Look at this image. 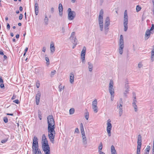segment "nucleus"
Wrapping results in <instances>:
<instances>
[{
	"instance_id": "obj_52",
	"label": "nucleus",
	"mask_w": 154,
	"mask_h": 154,
	"mask_svg": "<svg viewBox=\"0 0 154 154\" xmlns=\"http://www.w3.org/2000/svg\"><path fill=\"white\" fill-rule=\"evenodd\" d=\"M141 138L142 137L141 135L139 134L138 136L137 140H142Z\"/></svg>"
},
{
	"instance_id": "obj_48",
	"label": "nucleus",
	"mask_w": 154,
	"mask_h": 154,
	"mask_svg": "<svg viewBox=\"0 0 154 154\" xmlns=\"http://www.w3.org/2000/svg\"><path fill=\"white\" fill-rule=\"evenodd\" d=\"M32 150H34V149H38V146H34L33 147V146H32Z\"/></svg>"
},
{
	"instance_id": "obj_47",
	"label": "nucleus",
	"mask_w": 154,
	"mask_h": 154,
	"mask_svg": "<svg viewBox=\"0 0 154 154\" xmlns=\"http://www.w3.org/2000/svg\"><path fill=\"white\" fill-rule=\"evenodd\" d=\"M105 22L110 23L109 18V17H107L105 20Z\"/></svg>"
},
{
	"instance_id": "obj_33",
	"label": "nucleus",
	"mask_w": 154,
	"mask_h": 154,
	"mask_svg": "<svg viewBox=\"0 0 154 154\" xmlns=\"http://www.w3.org/2000/svg\"><path fill=\"white\" fill-rule=\"evenodd\" d=\"M80 129L81 133L82 132H85L83 124L82 123L80 124Z\"/></svg>"
},
{
	"instance_id": "obj_39",
	"label": "nucleus",
	"mask_w": 154,
	"mask_h": 154,
	"mask_svg": "<svg viewBox=\"0 0 154 154\" xmlns=\"http://www.w3.org/2000/svg\"><path fill=\"white\" fill-rule=\"evenodd\" d=\"M129 91V89H126L125 90L124 92V94L125 96H127V94L128 93Z\"/></svg>"
},
{
	"instance_id": "obj_12",
	"label": "nucleus",
	"mask_w": 154,
	"mask_h": 154,
	"mask_svg": "<svg viewBox=\"0 0 154 154\" xmlns=\"http://www.w3.org/2000/svg\"><path fill=\"white\" fill-rule=\"evenodd\" d=\"M110 24V23L105 22L104 26V32L106 34L109 31V26Z\"/></svg>"
},
{
	"instance_id": "obj_3",
	"label": "nucleus",
	"mask_w": 154,
	"mask_h": 154,
	"mask_svg": "<svg viewBox=\"0 0 154 154\" xmlns=\"http://www.w3.org/2000/svg\"><path fill=\"white\" fill-rule=\"evenodd\" d=\"M119 52L120 54H122L123 53V49L124 47V42L123 36L121 35L120 37L119 43Z\"/></svg>"
},
{
	"instance_id": "obj_19",
	"label": "nucleus",
	"mask_w": 154,
	"mask_h": 154,
	"mask_svg": "<svg viewBox=\"0 0 154 154\" xmlns=\"http://www.w3.org/2000/svg\"><path fill=\"white\" fill-rule=\"evenodd\" d=\"M32 152L33 154H42L41 151L40 149L39 148L38 149H34V150H32Z\"/></svg>"
},
{
	"instance_id": "obj_8",
	"label": "nucleus",
	"mask_w": 154,
	"mask_h": 154,
	"mask_svg": "<svg viewBox=\"0 0 154 154\" xmlns=\"http://www.w3.org/2000/svg\"><path fill=\"white\" fill-rule=\"evenodd\" d=\"M86 48L85 47H83L82 50L81 52V59L82 63L85 64V55Z\"/></svg>"
},
{
	"instance_id": "obj_31",
	"label": "nucleus",
	"mask_w": 154,
	"mask_h": 154,
	"mask_svg": "<svg viewBox=\"0 0 154 154\" xmlns=\"http://www.w3.org/2000/svg\"><path fill=\"white\" fill-rule=\"evenodd\" d=\"M75 112V109H74L73 108H71L69 110V113L70 115H72Z\"/></svg>"
},
{
	"instance_id": "obj_13",
	"label": "nucleus",
	"mask_w": 154,
	"mask_h": 154,
	"mask_svg": "<svg viewBox=\"0 0 154 154\" xmlns=\"http://www.w3.org/2000/svg\"><path fill=\"white\" fill-rule=\"evenodd\" d=\"M38 139L36 137L34 136L33 140V143L32 146H38Z\"/></svg>"
},
{
	"instance_id": "obj_34",
	"label": "nucleus",
	"mask_w": 154,
	"mask_h": 154,
	"mask_svg": "<svg viewBox=\"0 0 154 154\" xmlns=\"http://www.w3.org/2000/svg\"><path fill=\"white\" fill-rule=\"evenodd\" d=\"M149 30H150L152 34L154 32V25L153 24L152 25L151 28Z\"/></svg>"
},
{
	"instance_id": "obj_7",
	"label": "nucleus",
	"mask_w": 154,
	"mask_h": 154,
	"mask_svg": "<svg viewBox=\"0 0 154 154\" xmlns=\"http://www.w3.org/2000/svg\"><path fill=\"white\" fill-rule=\"evenodd\" d=\"M114 82L112 80H110L109 86V91L111 94H114Z\"/></svg>"
},
{
	"instance_id": "obj_30",
	"label": "nucleus",
	"mask_w": 154,
	"mask_h": 154,
	"mask_svg": "<svg viewBox=\"0 0 154 154\" xmlns=\"http://www.w3.org/2000/svg\"><path fill=\"white\" fill-rule=\"evenodd\" d=\"M111 152H116L115 147L113 145H112L111 146Z\"/></svg>"
},
{
	"instance_id": "obj_23",
	"label": "nucleus",
	"mask_w": 154,
	"mask_h": 154,
	"mask_svg": "<svg viewBox=\"0 0 154 154\" xmlns=\"http://www.w3.org/2000/svg\"><path fill=\"white\" fill-rule=\"evenodd\" d=\"M97 99H95L93 101L92 103V108L95 107H97Z\"/></svg>"
},
{
	"instance_id": "obj_16",
	"label": "nucleus",
	"mask_w": 154,
	"mask_h": 154,
	"mask_svg": "<svg viewBox=\"0 0 154 154\" xmlns=\"http://www.w3.org/2000/svg\"><path fill=\"white\" fill-rule=\"evenodd\" d=\"M38 4L37 3H35V14L37 15L38 13Z\"/></svg>"
},
{
	"instance_id": "obj_53",
	"label": "nucleus",
	"mask_w": 154,
	"mask_h": 154,
	"mask_svg": "<svg viewBox=\"0 0 154 154\" xmlns=\"http://www.w3.org/2000/svg\"><path fill=\"white\" fill-rule=\"evenodd\" d=\"M7 141V139H4L2 140L1 143H5Z\"/></svg>"
},
{
	"instance_id": "obj_45",
	"label": "nucleus",
	"mask_w": 154,
	"mask_h": 154,
	"mask_svg": "<svg viewBox=\"0 0 154 154\" xmlns=\"http://www.w3.org/2000/svg\"><path fill=\"white\" fill-rule=\"evenodd\" d=\"M150 149V146H147L145 150L146 151V152H149Z\"/></svg>"
},
{
	"instance_id": "obj_61",
	"label": "nucleus",
	"mask_w": 154,
	"mask_h": 154,
	"mask_svg": "<svg viewBox=\"0 0 154 154\" xmlns=\"http://www.w3.org/2000/svg\"><path fill=\"white\" fill-rule=\"evenodd\" d=\"M62 32L63 33H64L65 32V29L64 28V27H62Z\"/></svg>"
},
{
	"instance_id": "obj_41",
	"label": "nucleus",
	"mask_w": 154,
	"mask_h": 154,
	"mask_svg": "<svg viewBox=\"0 0 154 154\" xmlns=\"http://www.w3.org/2000/svg\"><path fill=\"white\" fill-rule=\"evenodd\" d=\"M94 112L95 113H97L98 112V107L97 106L95 107L92 108Z\"/></svg>"
},
{
	"instance_id": "obj_49",
	"label": "nucleus",
	"mask_w": 154,
	"mask_h": 154,
	"mask_svg": "<svg viewBox=\"0 0 154 154\" xmlns=\"http://www.w3.org/2000/svg\"><path fill=\"white\" fill-rule=\"evenodd\" d=\"M13 102L17 104H18L20 103L18 99H16L14 100Z\"/></svg>"
},
{
	"instance_id": "obj_35",
	"label": "nucleus",
	"mask_w": 154,
	"mask_h": 154,
	"mask_svg": "<svg viewBox=\"0 0 154 154\" xmlns=\"http://www.w3.org/2000/svg\"><path fill=\"white\" fill-rule=\"evenodd\" d=\"M48 141L45 134H43L42 137V141Z\"/></svg>"
},
{
	"instance_id": "obj_38",
	"label": "nucleus",
	"mask_w": 154,
	"mask_h": 154,
	"mask_svg": "<svg viewBox=\"0 0 154 154\" xmlns=\"http://www.w3.org/2000/svg\"><path fill=\"white\" fill-rule=\"evenodd\" d=\"M42 145H48V141H42Z\"/></svg>"
},
{
	"instance_id": "obj_22",
	"label": "nucleus",
	"mask_w": 154,
	"mask_h": 154,
	"mask_svg": "<svg viewBox=\"0 0 154 154\" xmlns=\"http://www.w3.org/2000/svg\"><path fill=\"white\" fill-rule=\"evenodd\" d=\"M88 68L90 72H91L93 68V65L90 62H88Z\"/></svg>"
},
{
	"instance_id": "obj_10",
	"label": "nucleus",
	"mask_w": 154,
	"mask_h": 154,
	"mask_svg": "<svg viewBox=\"0 0 154 154\" xmlns=\"http://www.w3.org/2000/svg\"><path fill=\"white\" fill-rule=\"evenodd\" d=\"M42 148L45 154H47V153H50V147L49 145H42Z\"/></svg>"
},
{
	"instance_id": "obj_37",
	"label": "nucleus",
	"mask_w": 154,
	"mask_h": 154,
	"mask_svg": "<svg viewBox=\"0 0 154 154\" xmlns=\"http://www.w3.org/2000/svg\"><path fill=\"white\" fill-rule=\"evenodd\" d=\"M125 89H129V87L128 84V81H126V82H125Z\"/></svg>"
},
{
	"instance_id": "obj_25",
	"label": "nucleus",
	"mask_w": 154,
	"mask_h": 154,
	"mask_svg": "<svg viewBox=\"0 0 154 154\" xmlns=\"http://www.w3.org/2000/svg\"><path fill=\"white\" fill-rule=\"evenodd\" d=\"M45 24L46 25H47L48 23V19L47 17V15H45V18L44 20Z\"/></svg>"
},
{
	"instance_id": "obj_4",
	"label": "nucleus",
	"mask_w": 154,
	"mask_h": 154,
	"mask_svg": "<svg viewBox=\"0 0 154 154\" xmlns=\"http://www.w3.org/2000/svg\"><path fill=\"white\" fill-rule=\"evenodd\" d=\"M128 16L127 11L125 10L124 13V30L126 32L128 29Z\"/></svg>"
},
{
	"instance_id": "obj_2",
	"label": "nucleus",
	"mask_w": 154,
	"mask_h": 154,
	"mask_svg": "<svg viewBox=\"0 0 154 154\" xmlns=\"http://www.w3.org/2000/svg\"><path fill=\"white\" fill-rule=\"evenodd\" d=\"M103 11L101 9L99 13L98 16V23L99 25L100 31H102L103 30Z\"/></svg>"
},
{
	"instance_id": "obj_27",
	"label": "nucleus",
	"mask_w": 154,
	"mask_h": 154,
	"mask_svg": "<svg viewBox=\"0 0 154 154\" xmlns=\"http://www.w3.org/2000/svg\"><path fill=\"white\" fill-rule=\"evenodd\" d=\"M102 148L103 144L101 142L100 143L98 147V152H100V151H102L101 150L102 149Z\"/></svg>"
},
{
	"instance_id": "obj_18",
	"label": "nucleus",
	"mask_w": 154,
	"mask_h": 154,
	"mask_svg": "<svg viewBox=\"0 0 154 154\" xmlns=\"http://www.w3.org/2000/svg\"><path fill=\"white\" fill-rule=\"evenodd\" d=\"M50 51L51 52L54 53L55 51V48L53 42H51L50 44Z\"/></svg>"
},
{
	"instance_id": "obj_14",
	"label": "nucleus",
	"mask_w": 154,
	"mask_h": 154,
	"mask_svg": "<svg viewBox=\"0 0 154 154\" xmlns=\"http://www.w3.org/2000/svg\"><path fill=\"white\" fill-rule=\"evenodd\" d=\"M151 33V32L150 30H149V29H147L146 30L145 36V40H147L149 38Z\"/></svg>"
},
{
	"instance_id": "obj_50",
	"label": "nucleus",
	"mask_w": 154,
	"mask_h": 154,
	"mask_svg": "<svg viewBox=\"0 0 154 154\" xmlns=\"http://www.w3.org/2000/svg\"><path fill=\"white\" fill-rule=\"evenodd\" d=\"M72 43L73 44V45L72 46V48L73 49L75 47L76 45H77V42H74V43Z\"/></svg>"
},
{
	"instance_id": "obj_15",
	"label": "nucleus",
	"mask_w": 154,
	"mask_h": 154,
	"mask_svg": "<svg viewBox=\"0 0 154 154\" xmlns=\"http://www.w3.org/2000/svg\"><path fill=\"white\" fill-rule=\"evenodd\" d=\"M59 14L60 16H62L63 15V7L61 4L60 3L59 5Z\"/></svg>"
},
{
	"instance_id": "obj_56",
	"label": "nucleus",
	"mask_w": 154,
	"mask_h": 154,
	"mask_svg": "<svg viewBox=\"0 0 154 154\" xmlns=\"http://www.w3.org/2000/svg\"><path fill=\"white\" fill-rule=\"evenodd\" d=\"M7 28L9 30L10 29V25H9V24L8 23L7 24Z\"/></svg>"
},
{
	"instance_id": "obj_28",
	"label": "nucleus",
	"mask_w": 154,
	"mask_h": 154,
	"mask_svg": "<svg viewBox=\"0 0 154 154\" xmlns=\"http://www.w3.org/2000/svg\"><path fill=\"white\" fill-rule=\"evenodd\" d=\"M141 146H137V154H140Z\"/></svg>"
},
{
	"instance_id": "obj_63",
	"label": "nucleus",
	"mask_w": 154,
	"mask_h": 154,
	"mask_svg": "<svg viewBox=\"0 0 154 154\" xmlns=\"http://www.w3.org/2000/svg\"><path fill=\"white\" fill-rule=\"evenodd\" d=\"M0 87L1 88H3L4 87V85L3 83L1 84L0 85Z\"/></svg>"
},
{
	"instance_id": "obj_55",
	"label": "nucleus",
	"mask_w": 154,
	"mask_h": 154,
	"mask_svg": "<svg viewBox=\"0 0 154 154\" xmlns=\"http://www.w3.org/2000/svg\"><path fill=\"white\" fill-rule=\"evenodd\" d=\"M143 66V65L141 63H139L138 64V67L140 68L142 67Z\"/></svg>"
},
{
	"instance_id": "obj_6",
	"label": "nucleus",
	"mask_w": 154,
	"mask_h": 154,
	"mask_svg": "<svg viewBox=\"0 0 154 154\" xmlns=\"http://www.w3.org/2000/svg\"><path fill=\"white\" fill-rule=\"evenodd\" d=\"M111 120L110 119H109L107 122V127L106 128V130L107 133H108V135L109 137L111 136V131L112 128V125L111 123Z\"/></svg>"
},
{
	"instance_id": "obj_64",
	"label": "nucleus",
	"mask_w": 154,
	"mask_h": 154,
	"mask_svg": "<svg viewBox=\"0 0 154 154\" xmlns=\"http://www.w3.org/2000/svg\"><path fill=\"white\" fill-rule=\"evenodd\" d=\"M99 154H105L104 152L102 151H100V152H99Z\"/></svg>"
},
{
	"instance_id": "obj_42",
	"label": "nucleus",
	"mask_w": 154,
	"mask_h": 154,
	"mask_svg": "<svg viewBox=\"0 0 154 154\" xmlns=\"http://www.w3.org/2000/svg\"><path fill=\"white\" fill-rule=\"evenodd\" d=\"M85 118L86 120H88L89 118V113L88 112H86L85 113Z\"/></svg>"
},
{
	"instance_id": "obj_26",
	"label": "nucleus",
	"mask_w": 154,
	"mask_h": 154,
	"mask_svg": "<svg viewBox=\"0 0 154 154\" xmlns=\"http://www.w3.org/2000/svg\"><path fill=\"white\" fill-rule=\"evenodd\" d=\"M45 60L47 62L46 64L48 65H49L50 64L49 60V59L48 57H47V55H45Z\"/></svg>"
},
{
	"instance_id": "obj_32",
	"label": "nucleus",
	"mask_w": 154,
	"mask_h": 154,
	"mask_svg": "<svg viewBox=\"0 0 154 154\" xmlns=\"http://www.w3.org/2000/svg\"><path fill=\"white\" fill-rule=\"evenodd\" d=\"M64 86H62L61 84H60L59 86V91L61 92L62 90H63L64 89Z\"/></svg>"
},
{
	"instance_id": "obj_1",
	"label": "nucleus",
	"mask_w": 154,
	"mask_h": 154,
	"mask_svg": "<svg viewBox=\"0 0 154 154\" xmlns=\"http://www.w3.org/2000/svg\"><path fill=\"white\" fill-rule=\"evenodd\" d=\"M48 123V132L49 138L53 143H54V138L55 131V122L53 116L52 115H49L47 118Z\"/></svg>"
},
{
	"instance_id": "obj_51",
	"label": "nucleus",
	"mask_w": 154,
	"mask_h": 154,
	"mask_svg": "<svg viewBox=\"0 0 154 154\" xmlns=\"http://www.w3.org/2000/svg\"><path fill=\"white\" fill-rule=\"evenodd\" d=\"M75 133H79V129L78 128H76L75 129Z\"/></svg>"
},
{
	"instance_id": "obj_20",
	"label": "nucleus",
	"mask_w": 154,
	"mask_h": 154,
	"mask_svg": "<svg viewBox=\"0 0 154 154\" xmlns=\"http://www.w3.org/2000/svg\"><path fill=\"white\" fill-rule=\"evenodd\" d=\"M82 138L83 144L86 146L87 144L86 137V136L82 137Z\"/></svg>"
},
{
	"instance_id": "obj_5",
	"label": "nucleus",
	"mask_w": 154,
	"mask_h": 154,
	"mask_svg": "<svg viewBox=\"0 0 154 154\" xmlns=\"http://www.w3.org/2000/svg\"><path fill=\"white\" fill-rule=\"evenodd\" d=\"M68 19L69 20H72L75 17L76 14L74 11H72L70 8H69L68 9Z\"/></svg>"
},
{
	"instance_id": "obj_17",
	"label": "nucleus",
	"mask_w": 154,
	"mask_h": 154,
	"mask_svg": "<svg viewBox=\"0 0 154 154\" xmlns=\"http://www.w3.org/2000/svg\"><path fill=\"white\" fill-rule=\"evenodd\" d=\"M74 75L72 73L70 74L69 79L70 82L72 84L73 83L74 81Z\"/></svg>"
},
{
	"instance_id": "obj_57",
	"label": "nucleus",
	"mask_w": 154,
	"mask_h": 154,
	"mask_svg": "<svg viewBox=\"0 0 154 154\" xmlns=\"http://www.w3.org/2000/svg\"><path fill=\"white\" fill-rule=\"evenodd\" d=\"M23 15L22 14H20L19 17V19L21 20L23 18Z\"/></svg>"
},
{
	"instance_id": "obj_59",
	"label": "nucleus",
	"mask_w": 154,
	"mask_h": 154,
	"mask_svg": "<svg viewBox=\"0 0 154 154\" xmlns=\"http://www.w3.org/2000/svg\"><path fill=\"white\" fill-rule=\"evenodd\" d=\"M81 134H82V137L85 136V132H82Z\"/></svg>"
},
{
	"instance_id": "obj_11",
	"label": "nucleus",
	"mask_w": 154,
	"mask_h": 154,
	"mask_svg": "<svg viewBox=\"0 0 154 154\" xmlns=\"http://www.w3.org/2000/svg\"><path fill=\"white\" fill-rule=\"evenodd\" d=\"M40 96V92L39 91H38L35 97L36 103L37 105H38L39 104Z\"/></svg>"
},
{
	"instance_id": "obj_54",
	"label": "nucleus",
	"mask_w": 154,
	"mask_h": 154,
	"mask_svg": "<svg viewBox=\"0 0 154 154\" xmlns=\"http://www.w3.org/2000/svg\"><path fill=\"white\" fill-rule=\"evenodd\" d=\"M114 94H111V99L112 101H113L114 99Z\"/></svg>"
},
{
	"instance_id": "obj_24",
	"label": "nucleus",
	"mask_w": 154,
	"mask_h": 154,
	"mask_svg": "<svg viewBox=\"0 0 154 154\" xmlns=\"http://www.w3.org/2000/svg\"><path fill=\"white\" fill-rule=\"evenodd\" d=\"M153 48L151 51V60L152 62L154 60V46L153 47Z\"/></svg>"
},
{
	"instance_id": "obj_58",
	"label": "nucleus",
	"mask_w": 154,
	"mask_h": 154,
	"mask_svg": "<svg viewBox=\"0 0 154 154\" xmlns=\"http://www.w3.org/2000/svg\"><path fill=\"white\" fill-rule=\"evenodd\" d=\"M36 86L37 88H39L40 86V83H39V82H36Z\"/></svg>"
},
{
	"instance_id": "obj_43",
	"label": "nucleus",
	"mask_w": 154,
	"mask_h": 154,
	"mask_svg": "<svg viewBox=\"0 0 154 154\" xmlns=\"http://www.w3.org/2000/svg\"><path fill=\"white\" fill-rule=\"evenodd\" d=\"M56 71L55 70H54L53 71L51 72V76L52 77L56 73Z\"/></svg>"
},
{
	"instance_id": "obj_9",
	"label": "nucleus",
	"mask_w": 154,
	"mask_h": 154,
	"mask_svg": "<svg viewBox=\"0 0 154 154\" xmlns=\"http://www.w3.org/2000/svg\"><path fill=\"white\" fill-rule=\"evenodd\" d=\"M75 32H72L71 33V36L69 38V39L72 43L77 42V40L76 38V36H75Z\"/></svg>"
},
{
	"instance_id": "obj_36",
	"label": "nucleus",
	"mask_w": 154,
	"mask_h": 154,
	"mask_svg": "<svg viewBox=\"0 0 154 154\" xmlns=\"http://www.w3.org/2000/svg\"><path fill=\"white\" fill-rule=\"evenodd\" d=\"M119 109V114L120 116H121L122 114L123 110L122 108H120Z\"/></svg>"
},
{
	"instance_id": "obj_46",
	"label": "nucleus",
	"mask_w": 154,
	"mask_h": 154,
	"mask_svg": "<svg viewBox=\"0 0 154 154\" xmlns=\"http://www.w3.org/2000/svg\"><path fill=\"white\" fill-rule=\"evenodd\" d=\"M3 120L4 122L5 123H6L8 122V119L6 117H4L3 118Z\"/></svg>"
},
{
	"instance_id": "obj_60",
	"label": "nucleus",
	"mask_w": 154,
	"mask_h": 154,
	"mask_svg": "<svg viewBox=\"0 0 154 154\" xmlns=\"http://www.w3.org/2000/svg\"><path fill=\"white\" fill-rule=\"evenodd\" d=\"M46 50V48L45 47H43L42 48V51L44 52H45Z\"/></svg>"
},
{
	"instance_id": "obj_29",
	"label": "nucleus",
	"mask_w": 154,
	"mask_h": 154,
	"mask_svg": "<svg viewBox=\"0 0 154 154\" xmlns=\"http://www.w3.org/2000/svg\"><path fill=\"white\" fill-rule=\"evenodd\" d=\"M133 97L134 98V99L133 100L132 105L136 104L137 101V100H135L136 97L135 94L133 95Z\"/></svg>"
},
{
	"instance_id": "obj_62",
	"label": "nucleus",
	"mask_w": 154,
	"mask_h": 154,
	"mask_svg": "<svg viewBox=\"0 0 154 154\" xmlns=\"http://www.w3.org/2000/svg\"><path fill=\"white\" fill-rule=\"evenodd\" d=\"M16 98V96L15 95H13L12 97H11V99L12 100H14V99H15Z\"/></svg>"
},
{
	"instance_id": "obj_44",
	"label": "nucleus",
	"mask_w": 154,
	"mask_h": 154,
	"mask_svg": "<svg viewBox=\"0 0 154 154\" xmlns=\"http://www.w3.org/2000/svg\"><path fill=\"white\" fill-rule=\"evenodd\" d=\"M133 107H134V111L135 112H137V106L136 104L132 105Z\"/></svg>"
},
{
	"instance_id": "obj_40",
	"label": "nucleus",
	"mask_w": 154,
	"mask_h": 154,
	"mask_svg": "<svg viewBox=\"0 0 154 154\" xmlns=\"http://www.w3.org/2000/svg\"><path fill=\"white\" fill-rule=\"evenodd\" d=\"M141 9V7L139 5H137L136 7V10L137 12L140 11Z\"/></svg>"
},
{
	"instance_id": "obj_21",
	"label": "nucleus",
	"mask_w": 154,
	"mask_h": 154,
	"mask_svg": "<svg viewBox=\"0 0 154 154\" xmlns=\"http://www.w3.org/2000/svg\"><path fill=\"white\" fill-rule=\"evenodd\" d=\"M122 104H123L122 99V98H120V99L119 104L118 103V105H117V108L119 109L120 108H122Z\"/></svg>"
}]
</instances>
